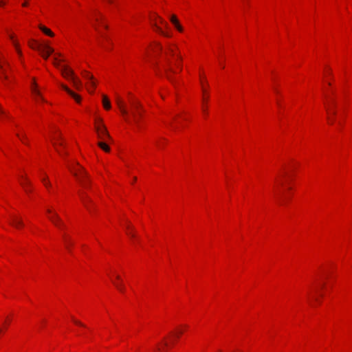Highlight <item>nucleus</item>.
Wrapping results in <instances>:
<instances>
[{"instance_id": "1", "label": "nucleus", "mask_w": 352, "mask_h": 352, "mask_svg": "<svg viewBox=\"0 0 352 352\" xmlns=\"http://www.w3.org/2000/svg\"><path fill=\"white\" fill-rule=\"evenodd\" d=\"M188 328V327L186 324L177 327L174 331L170 332L168 336L153 349V352H166L169 349H171Z\"/></svg>"}, {"instance_id": "2", "label": "nucleus", "mask_w": 352, "mask_h": 352, "mask_svg": "<svg viewBox=\"0 0 352 352\" xmlns=\"http://www.w3.org/2000/svg\"><path fill=\"white\" fill-rule=\"evenodd\" d=\"M54 64L56 67L60 69L62 74L65 78L70 80L72 81L73 86L75 87V89H76L77 90H81L82 87V82L80 80V79L75 76L74 72L72 69H69L66 65L60 66L57 63V59L56 58H54Z\"/></svg>"}, {"instance_id": "3", "label": "nucleus", "mask_w": 352, "mask_h": 352, "mask_svg": "<svg viewBox=\"0 0 352 352\" xmlns=\"http://www.w3.org/2000/svg\"><path fill=\"white\" fill-rule=\"evenodd\" d=\"M325 295L322 287H314L309 293V300L312 306L319 305Z\"/></svg>"}, {"instance_id": "4", "label": "nucleus", "mask_w": 352, "mask_h": 352, "mask_svg": "<svg viewBox=\"0 0 352 352\" xmlns=\"http://www.w3.org/2000/svg\"><path fill=\"white\" fill-rule=\"evenodd\" d=\"M131 113L133 118L134 122L139 125L140 118L144 111L143 107L140 101L135 99H131L130 101Z\"/></svg>"}, {"instance_id": "5", "label": "nucleus", "mask_w": 352, "mask_h": 352, "mask_svg": "<svg viewBox=\"0 0 352 352\" xmlns=\"http://www.w3.org/2000/svg\"><path fill=\"white\" fill-rule=\"evenodd\" d=\"M78 168L72 170V173L74 176L76 177L79 182L85 188H89V184L90 183L89 175L86 170L78 164H77Z\"/></svg>"}, {"instance_id": "6", "label": "nucleus", "mask_w": 352, "mask_h": 352, "mask_svg": "<svg viewBox=\"0 0 352 352\" xmlns=\"http://www.w3.org/2000/svg\"><path fill=\"white\" fill-rule=\"evenodd\" d=\"M29 45L31 48L38 50L45 59H47L50 54L54 52V50L48 45L40 43L36 41H33L32 43H30Z\"/></svg>"}, {"instance_id": "7", "label": "nucleus", "mask_w": 352, "mask_h": 352, "mask_svg": "<svg viewBox=\"0 0 352 352\" xmlns=\"http://www.w3.org/2000/svg\"><path fill=\"white\" fill-rule=\"evenodd\" d=\"M95 128L97 131L98 136L100 139H111V136L109 134L106 126L103 124L102 120L101 118H98L96 120Z\"/></svg>"}, {"instance_id": "8", "label": "nucleus", "mask_w": 352, "mask_h": 352, "mask_svg": "<svg viewBox=\"0 0 352 352\" xmlns=\"http://www.w3.org/2000/svg\"><path fill=\"white\" fill-rule=\"evenodd\" d=\"M336 106V102L332 99L327 107V120L330 124H333L336 121V116L337 114Z\"/></svg>"}, {"instance_id": "9", "label": "nucleus", "mask_w": 352, "mask_h": 352, "mask_svg": "<svg viewBox=\"0 0 352 352\" xmlns=\"http://www.w3.org/2000/svg\"><path fill=\"white\" fill-rule=\"evenodd\" d=\"M47 212L49 214H52V215L49 216V219L52 222V223H54L58 228H64L65 225L57 213H53L50 209H47Z\"/></svg>"}, {"instance_id": "10", "label": "nucleus", "mask_w": 352, "mask_h": 352, "mask_svg": "<svg viewBox=\"0 0 352 352\" xmlns=\"http://www.w3.org/2000/svg\"><path fill=\"white\" fill-rule=\"evenodd\" d=\"M165 62H166V68H165V72H166V78L170 81L172 82L173 83H174V81H173V78L172 77V76L170 75V74H175V71L173 69L171 65H172V61L171 60L168 58V57H166L165 58Z\"/></svg>"}, {"instance_id": "11", "label": "nucleus", "mask_w": 352, "mask_h": 352, "mask_svg": "<svg viewBox=\"0 0 352 352\" xmlns=\"http://www.w3.org/2000/svg\"><path fill=\"white\" fill-rule=\"evenodd\" d=\"M79 196L84 206L87 208V210L91 211V210L90 205L92 204V200L85 192L82 191L79 192Z\"/></svg>"}, {"instance_id": "12", "label": "nucleus", "mask_w": 352, "mask_h": 352, "mask_svg": "<svg viewBox=\"0 0 352 352\" xmlns=\"http://www.w3.org/2000/svg\"><path fill=\"white\" fill-rule=\"evenodd\" d=\"M82 74L85 79L89 80L90 85L94 89L96 86V84L93 75L87 71H82Z\"/></svg>"}, {"instance_id": "13", "label": "nucleus", "mask_w": 352, "mask_h": 352, "mask_svg": "<svg viewBox=\"0 0 352 352\" xmlns=\"http://www.w3.org/2000/svg\"><path fill=\"white\" fill-rule=\"evenodd\" d=\"M10 224L16 228L23 226V222L22 219L20 218H18L16 216H12Z\"/></svg>"}, {"instance_id": "14", "label": "nucleus", "mask_w": 352, "mask_h": 352, "mask_svg": "<svg viewBox=\"0 0 352 352\" xmlns=\"http://www.w3.org/2000/svg\"><path fill=\"white\" fill-rule=\"evenodd\" d=\"M116 102L122 114L126 118V120H128L127 116L129 115V111L125 108L123 102L118 98L117 99Z\"/></svg>"}, {"instance_id": "15", "label": "nucleus", "mask_w": 352, "mask_h": 352, "mask_svg": "<svg viewBox=\"0 0 352 352\" xmlns=\"http://www.w3.org/2000/svg\"><path fill=\"white\" fill-rule=\"evenodd\" d=\"M61 87L65 91H67L72 97H73L75 100L77 102H80V96L77 95L76 94H75L74 92H73L72 90H70L67 86L64 85H61Z\"/></svg>"}, {"instance_id": "16", "label": "nucleus", "mask_w": 352, "mask_h": 352, "mask_svg": "<svg viewBox=\"0 0 352 352\" xmlns=\"http://www.w3.org/2000/svg\"><path fill=\"white\" fill-rule=\"evenodd\" d=\"M170 21L175 25V27L177 28V30L179 32H182L183 31V28H182V25L179 24V21L177 19L175 15H171L170 16Z\"/></svg>"}, {"instance_id": "17", "label": "nucleus", "mask_w": 352, "mask_h": 352, "mask_svg": "<svg viewBox=\"0 0 352 352\" xmlns=\"http://www.w3.org/2000/svg\"><path fill=\"white\" fill-rule=\"evenodd\" d=\"M11 318L8 316L5 321L3 322V326L0 327V336L5 332V331L8 329V326L11 322Z\"/></svg>"}, {"instance_id": "18", "label": "nucleus", "mask_w": 352, "mask_h": 352, "mask_svg": "<svg viewBox=\"0 0 352 352\" xmlns=\"http://www.w3.org/2000/svg\"><path fill=\"white\" fill-rule=\"evenodd\" d=\"M170 54V56H176L177 59L180 61L182 60V57L179 54V53H175V50L170 47H168L167 49V52H166V55Z\"/></svg>"}, {"instance_id": "19", "label": "nucleus", "mask_w": 352, "mask_h": 352, "mask_svg": "<svg viewBox=\"0 0 352 352\" xmlns=\"http://www.w3.org/2000/svg\"><path fill=\"white\" fill-rule=\"evenodd\" d=\"M153 26H154V28H155V31H156L157 32H158L159 34H162V36H166V37H170V34L169 33H168V32H166L164 31V30H162V28H160V26H158V25H157V23H153Z\"/></svg>"}, {"instance_id": "20", "label": "nucleus", "mask_w": 352, "mask_h": 352, "mask_svg": "<svg viewBox=\"0 0 352 352\" xmlns=\"http://www.w3.org/2000/svg\"><path fill=\"white\" fill-rule=\"evenodd\" d=\"M32 93L36 96H38L39 98H41V99L43 100V101H45L44 98L41 96V92L37 89V87H36V84L35 82V80H34L33 82H32Z\"/></svg>"}, {"instance_id": "21", "label": "nucleus", "mask_w": 352, "mask_h": 352, "mask_svg": "<svg viewBox=\"0 0 352 352\" xmlns=\"http://www.w3.org/2000/svg\"><path fill=\"white\" fill-rule=\"evenodd\" d=\"M102 105L104 108L107 110L110 109L111 107V102L107 96L105 95L102 96Z\"/></svg>"}, {"instance_id": "22", "label": "nucleus", "mask_w": 352, "mask_h": 352, "mask_svg": "<svg viewBox=\"0 0 352 352\" xmlns=\"http://www.w3.org/2000/svg\"><path fill=\"white\" fill-rule=\"evenodd\" d=\"M333 268V265H329L326 267H324L322 270H321V272L322 274H323L325 276H328L329 274H330L331 272V270Z\"/></svg>"}, {"instance_id": "23", "label": "nucleus", "mask_w": 352, "mask_h": 352, "mask_svg": "<svg viewBox=\"0 0 352 352\" xmlns=\"http://www.w3.org/2000/svg\"><path fill=\"white\" fill-rule=\"evenodd\" d=\"M39 28L45 34H47L50 36H54V33L50 29L47 28L46 27L40 25Z\"/></svg>"}, {"instance_id": "24", "label": "nucleus", "mask_w": 352, "mask_h": 352, "mask_svg": "<svg viewBox=\"0 0 352 352\" xmlns=\"http://www.w3.org/2000/svg\"><path fill=\"white\" fill-rule=\"evenodd\" d=\"M98 145L100 148H101L105 152H109L110 151V147L107 145L104 142H99L98 143Z\"/></svg>"}, {"instance_id": "25", "label": "nucleus", "mask_w": 352, "mask_h": 352, "mask_svg": "<svg viewBox=\"0 0 352 352\" xmlns=\"http://www.w3.org/2000/svg\"><path fill=\"white\" fill-rule=\"evenodd\" d=\"M10 38L12 41L13 44L14 45V46H15V47H16V51H17L18 54H19L20 56H21L22 52H21V50H19V44H18V43H16V41H15L14 40V37H13V36H12V35H10Z\"/></svg>"}, {"instance_id": "26", "label": "nucleus", "mask_w": 352, "mask_h": 352, "mask_svg": "<svg viewBox=\"0 0 352 352\" xmlns=\"http://www.w3.org/2000/svg\"><path fill=\"white\" fill-rule=\"evenodd\" d=\"M0 75L4 78L8 79V76L6 74V71L3 68V64L0 62Z\"/></svg>"}, {"instance_id": "27", "label": "nucleus", "mask_w": 352, "mask_h": 352, "mask_svg": "<svg viewBox=\"0 0 352 352\" xmlns=\"http://www.w3.org/2000/svg\"><path fill=\"white\" fill-rule=\"evenodd\" d=\"M63 236H64L66 248L69 251H70V246L72 245V243L70 241V240L66 236L64 235Z\"/></svg>"}, {"instance_id": "28", "label": "nucleus", "mask_w": 352, "mask_h": 352, "mask_svg": "<svg viewBox=\"0 0 352 352\" xmlns=\"http://www.w3.org/2000/svg\"><path fill=\"white\" fill-rule=\"evenodd\" d=\"M23 178V177H22ZM24 179L25 180V183L21 182L22 186L25 188V191L27 192H29V190L26 188V185H30V182L28 181V178L26 177H24Z\"/></svg>"}, {"instance_id": "29", "label": "nucleus", "mask_w": 352, "mask_h": 352, "mask_svg": "<svg viewBox=\"0 0 352 352\" xmlns=\"http://www.w3.org/2000/svg\"><path fill=\"white\" fill-rule=\"evenodd\" d=\"M16 136L20 138V140L25 144H28V143L26 142L27 137L25 134L20 135V134L17 133Z\"/></svg>"}, {"instance_id": "30", "label": "nucleus", "mask_w": 352, "mask_h": 352, "mask_svg": "<svg viewBox=\"0 0 352 352\" xmlns=\"http://www.w3.org/2000/svg\"><path fill=\"white\" fill-rule=\"evenodd\" d=\"M72 322L77 326H79L82 328H85V327L84 326V324H82L80 321H78V320L75 319L74 318H72Z\"/></svg>"}, {"instance_id": "31", "label": "nucleus", "mask_w": 352, "mask_h": 352, "mask_svg": "<svg viewBox=\"0 0 352 352\" xmlns=\"http://www.w3.org/2000/svg\"><path fill=\"white\" fill-rule=\"evenodd\" d=\"M160 23L164 26L165 28H168V23L164 21L162 18L159 17Z\"/></svg>"}, {"instance_id": "32", "label": "nucleus", "mask_w": 352, "mask_h": 352, "mask_svg": "<svg viewBox=\"0 0 352 352\" xmlns=\"http://www.w3.org/2000/svg\"><path fill=\"white\" fill-rule=\"evenodd\" d=\"M0 115H6V111L2 109V107L0 106Z\"/></svg>"}, {"instance_id": "33", "label": "nucleus", "mask_w": 352, "mask_h": 352, "mask_svg": "<svg viewBox=\"0 0 352 352\" xmlns=\"http://www.w3.org/2000/svg\"><path fill=\"white\" fill-rule=\"evenodd\" d=\"M54 146H55V148H56V151H57L59 154L62 155V153L60 152V151L57 148V144H56V143H54Z\"/></svg>"}, {"instance_id": "34", "label": "nucleus", "mask_w": 352, "mask_h": 352, "mask_svg": "<svg viewBox=\"0 0 352 352\" xmlns=\"http://www.w3.org/2000/svg\"><path fill=\"white\" fill-rule=\"evenodd\" d=\"M44 185H45L47 188H50V187H51V184L50 183V182H46Z\"/></svg>"}, {"instance_id": "35", "label": "nucleus", "mask_w": 352, "mask_h": 352, "mask_svg": "<svg viewBox=\"0 0 352 352\" xmlns=\"http://www.w3.org/2000/svg\"><path fill=\"white\" fill-rule=\"evenodd\" d=\"M42 182L43 183L45 184L46 182H47V177H44L43 179H42Z\"/></svg>"}, {"instance_id": "36", "label": "nucleus", "mask_w": 352, "mask_h": 352, "mask_svg": "<svg viewBox=\"0 0 352 352\" xmlns=\"http://www.w3.org/2000/svg\"><path fill=\"white\" fill-rule=\"evenodd\" d=\"M102 19H103V18H102V16H101L100 19H99V18H98V17H96V21L97 22H100V21H101Z\"/></svg>"}, {"instance_id": "37", "label": "nucleus", "mask_w": 352, "mask_h": 352, "mask_svg": "<svg viewBox=\"0 0 352 352\" xmlns=\"http://www.w3.org/2000/svg\"><path fill=\"white\" fill-rule=\"evenodd\" d=\"M6 3L4 0H0V6Z\"/></svg>"}, {"instance_id": "38", "label": "nucleus", "mask_w": 352, "mask_h": 352, "mask_svg": "<svg viewBox=\"0 0 352 352\" xmlns=\"http://www.w3.org/2000/svg\"><path fill=\"white\" fill-rule=\"evenodd\" d=\"M56 139L57 140H63V138L60 135H58Z\"/></svg>"}, {"instance_id": "39", "label": "nucleus", "mask_w": 352, "mask_h": 352, "mask_svg": "<svg viewBox=\"0 0 352 352\" xmlns=\"http://www.w3.org/2000/svg\"><path fill=\"white\" fill-rule=\"evenodd\" d=\"M129 235H130L132 238H135V234H133V233H129Z\"/></svg>"}, {"instance_id": "40", "label": "nucleus", "mask_w": 352, "mask_h": 352, "mask_svg": "<svg viewBox=\"0 0 352 352\" xmlns=\"http://www.w3.org/2000/svg\"><path fill=\"white\" fill-rule=\"evenodd\" d=\"M23 6H28V2L27 1H25L23 4H22Z\"/></svg>"}, {"instance_id": "41", "label": "nucleus", "mask_w": 352, "mask_h": 352, "mask_svg": "<svg viewBox=\"0 0 352 352\" xmlns=\"http://www.w3.org/2000/svg\"><path fill=\"white\" fill-rule=\"evenodd\" d=\"M45 323V320H42L41 325V326L44 325Z\"/></svg>"}, {"instance_id": "42", "label": "nucleus", "mask_w": 352, "mask_h": 352, "mask_svg": "<svg viewBox=\"0 0 352 352\" xmlns=\"http://www.w3.org/2000/svg\"><path fill=\"white\" fill-rule=\"evenodd\" d=\"M5 65H6L8 67H10V65L8 62L5 61L4 62Z\"/></svg>"}, {"instance_id": "43", "label": "nucleus", "mask_w": 352, "mask_h": 352, "mask_svg": "<svg viewBox=\"0 0 352 352\" xmlns=\"http://www.w3.org/2000/svg\"><path fill=\"white\" fill-rule=\"evenodd\" d=\"M59 145H60V146H65V144H64V143H63V142H62L59 143Z\"/></svg>"}, {"instance_id": "44", "label": "nucleus", "mask_w": 352, "mask_h": 352, "mask_svg": "<svg viewBox=\"0 0 352 352\" xmlns=\"http://www.w3.org/2000/svg\"><path fill=\"white\" fill-rule=\"evenodd\" d=\"M107 1H108L109 3H113V0H107Z\"/></svg>"}, {"instance_id": "45", "label": "nucleus", "mask_w": 352, "mask_h": 352, "mask_svg": "<svg viewBox=\"0 0 352 352\" xmlns=\"http://www.w3.org/2000/svg\"><path fill=\"white\" fill-rule=\"evenodd\" d=\"M158 47H159L160 50H162V46L160 44H158Z\"/></svg>"}, {"instance_id": "46", "label": "nucleus", "mask_w": 352, "mask_h": 352, "mask_svg": "<svg viewBox=\"0 0 352 352\" xmlns=\"http://www.w3.org/2000/svg\"><path fill=\"white\" fill-rule=\"evenodd\" d=\"M136 179H136V177H134V178L133 179V181H135Z\"/></svg>"}, {"instance_id": "47", "label": "nucleus", "mask_w": 352, "mask_h": 352, "mask_svg": "<svg viewBox=\"0 0 352 352\" xmlns=\"http://www.w3.org/2000/svg\"><path fill=\"white\" fill-rule=\"evenodd\" d=\"M136 179H136V177H134V178L133 179V181H135Z\"/></svg>"}]
</instances>
